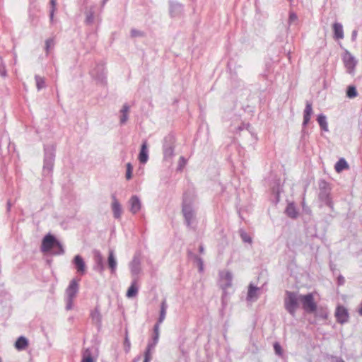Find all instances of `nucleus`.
Returning <instances> with one entry per match:
<instances>
[{
	"instance_id": "1",
	"label": "nucleus",
	"mask_w": 362,
	"mask_h": 362,
	"mask_svg": "<svg viewBox=\"0 0 362 362\" xmlns=\"http://www.w3.org/2000/svg\"><path fill=\"white\" fill-rule=\"evenodd\" d=\"M300 295L298 292L286 291L284 299L286 310L293 317L299 307Z\"/></svg>"
},
{
	"instance_id": "2",
	"label": "nucleus",
	"mask_w": 362,
	"mask_h": 362,
	"mask_svg": "<svg viewBox=\"0 0 362 362\" xmlns=\"http://www.w3.org/2000/svg\"><path fill=\"white\" fill-rule=\"evenodd\" d=\"M319 194L318 199L325 205L327 206L332 211H334V203L330 196L331 187L328 182L320 180L318 182Z\"/></svg>"
},
{
	"instance_id": "3",
	"label": "nucleus",
	"mask_w": 362,
	"mask_h": 362,
	"mask_svg": "<svg viewBox=\"0 0 362 362\" xmlns=\"http://www.w3.org/2000/svg\"><path fill=\"white\" fill-rule=\"evenodd\" d=\"M57 247L54 255H62L64 252L62 245L51 234L46 235L42 242L41 250L42 252H49L52 248Z\"/></svg>"
},
{
	"instance_id": "4",
	"label": "nucleus",
	"mask_w": 362,
	"mask_h": 362,
	"mask_svg": "<svg viewBox=\"0 0 362 362\" xmlns=\"http://www.w3.org/2000/svg\"><path fill=\"white\" fill-rule=\"evenodd\" d=\"M182 212L187 226L190 227L195 219V213L192 208V202L190 199L187 197L186 194H185L183 197Z\"/></svg>"
},
{
	"instance_id": "5",
	"label": "nucleus",
	"mask_w": 362,
	"mask_h": 362,
	"mask_svg": "<svg viewBox=\"0 0 362 362\" xmlns=\"http://www.w3.org/2000/svg\"><path fill=\"white\" fill-rule=\"evenodd\" d=\"M300 302L302 304L303 309L308 313H313L317 310V304L314 300V296L312 293L306 295H300Z\"/></svg>"
},
{
	"instance_id": "6",
	"label": "nucleus",
	"mask_w": 362,
	"mask_h": 362,
	"mask_svg": "<svg viewBox=\"0 0 362 362\" xmlns=\"http://www.w3.org/2000/svg\"><path fill=\"white\" fill-rule=\"evenodd\" d=\"M218 284L223 291V298L226 296L227 288L231 287L233 281V274L228 270H221L218 273Z\"/></svg>"
},
{
	"instance_id": "7",
	"label": "nucleus",
	"mask_w": 362,
	"mask_h": 362,
	"mask_svg": "<svg viewBox=\"0 0 362 362\" xmlns=\"http://www.w3.org/2000/svg\"><path fill=\"white\" fill-rule=\"evenodd\" d=\"M342 61L349 74H353L357 64L356 59L348 50H345L342 54Z\"/></svg>"
},
{
	"instance_id": "8",
	"label": "nucleus",
	"mask_w": 362,
	"mask_h": 362,
	"mask_svg": "<svg viewBox=\"0 0 362 362\" xmlns=\"http://www.w3.org/2000/svg\"><path fill=\"white\" fill-rule=\"evenodd\" d=\"M54 163V154L53 150L51 149L49 151H45V160H44V165L43 170L44 172L47 171V173L52 172Z\"/></svg>"
},
{
	"instance_id": "9",
	"label": "nucleus",
	"mask_w": 362,
	"mask_h": 362,
	"mask_svg": "<svg viewBox=\"0 0 362 362\" xmlns=\"http://www.w3.org/2000/svg\"><path fill=\"white\" fill-rule=\"evenodd\" d=\"M335 317L337 321L340 324L347 322L349 318L347 309L344 306L339 305L336 309Z\"/></svg>"
},
{
	"instance_id": "10",
	"label": "nucleus",
	"mask_w": 362,
	"mask_h": 362,
	"mask_svg": "<svg viewBox=\"0 0 362 362\" xmlns=\"http://www.w3.org/2000/svg\"><path fill=\"white\" fill-rule=\"evenodd\" d=\"M129 267L131 270V273L133 276L138 275L141 270V259L139 255H134L133 259L129 264Z\"/></svg>"
},
{
	"instance_id": "11",
	"label": "nucleus",
	"mask_w": 362,
	"mask_h": 362,
	"mask_svg": "<svg viewBox=\"0 0 362 362\" xmlns=\"http://www.w3.org/2000/svg\"><path fill=\"white\" fill-rule=\"evenodd\" d=\"M129 203L130 205L129 210L132 214H135L140 211L141 208V202L136 195L132 196L130 198Z\"/></svg>"
},
{
	"instance_id": "12",
	"label": "nucleus",
	"mask_w": 362,
	"mask_h": 362,
	"mask_svg": "<svg viewBox=\"0 0 362 362\" xmlns=\"http://www.w3.org/2000/svg\"><path fill=\"white\" fill-rule=\"evenodd\" d=\"M78 291V284L72 279L66 290V298H74Z\"/></svg>"
},
{
	"instance_id": "13",
	"label": "nucleus",
	"mask_w": 362,
	"mask_h": 362,
	"mask_svg": "<svg viewBox=\"0 0 362 362\" xmlns=\"http://www.w3.org/2000/svg\"><path fill=\"white\" fill-rule=\"evenodd\" d=\"M312 115H313L312 103L310 101H306L305 107L303 111V127H305L309 123Z\"/></svg>"
},
{
	"instance_id": "14",
	"label": "nucleus",
	"mask_w": 362,
	"mask_h": 362,
	"mask_svg": "<svg viewBox=\"0 0 362 362\" xmlns=\"http://www.w3.org/2000/svg\"><path fill=\"white\" fill-rule=\"evenodd\" d=\"M112 209L113 212V216L116 219H119L122 215V206L118 200L117 199L115 195L112 196Z\"/></svg>"
},
{
	"instance_id": "15",
	"label": "nucleus",
	"mask_w": 362,
	"mask_h": 362,
	"mask_svg": "<svg viewBox=\"0 0 362 362\" xmlns=\"http://www.w3.org/2000/svg\"><path fill=\"white\" fill-rule=\"evenodd\" d=\"M73 262L77 272L81 274H84L86 272V264L83 259L78 255L74 257Z\"/></svg>"
},
{
	"instance_id": "16",
	"label": "nucleus",
	"mask_w": 362,
	"mask_h": 362,
	"mask_svg": "<svg viewBox=\"0 0 362 362\" xmlns=\"http://www.w3.org/2000/svg\"><path fill=\"white\" fill-rule=\"evenodd\" d=\"M182 13V5L178 2H170V14L172 17L181 15Z\"/></svg>"
},
{
	"instance_id": "17",
	"label": "nucleus",
	"mask_w": 362,
	"mask_h": 362,
	"mask_svg": "<svg viewBox=\"0 0 362 362\" xmlns=\"http://www.w3.org/2000/svg\"><path fill=\"white\" fill-rule=\"evenodd\" d=\"M90 318L94 325H95L98 328H100L102 325V315L100 313L98 307H95L93 310L90 313Z\"/></svg>"
},
{
	"instance_id": "18",
	"label": "nucleus",
	"mask_w": 362,
	"mask_h": 362,
	"mask_svg": "<svg viewBox=\"0 0 362 362\" xmlns=\"http://www.w3.org/2000/svg\"><path fill=\"white\" fill-rule=\"evenodd\" d=\"M259 291V288L255 286L252 284H250V285L248 286L247 300V301L256 300L258 298V291Z\"/></svg>"
},
{
	"instance_id": "19",
	"label": "nucleus",
	"mask_w": 362,
	"mask_h": 362,
	"mask_svg": "<svg viewBox=\"0 0 362 362\" xmlns=\"http://www.w3.org/2000/svg\"><path fill=\"white\" fill-rule=\"evenodd\" d=\"M148 149H147V141H143L141 147V151L139 155V160L141 163H146L148 160Z\"/></svg>"
},
{
	"instance_id": "20",
	"label": "nucleus",
	"mask_w": 362,
	"mask_h": 362,
	"mask_svg": "<svg viewBox=\"0 0 362 362\" xmlns=\"http://www.w3.org/2000/svg\"><path fill=\"white\" fill-rule=\"evenodd\" d=\"M107 264L111 271V273L115 274L117 268V260L115 257L114 251L112 250H109Z\"/></svg>"
},
{
	"instance_id": "21",
	"label": "nucleus",
	"mask_w": 362,
	"mask_h": 362,
	"mask_svg": "<svg viewBox=\"0 0 362 362\" xmlns=\"http://www.w3.org/2000/svg\"><path fill=\"white\" fill-rule=\"evenodd\" d=\"M95 264L94 266V269L100 273H102L104 270L103 259L99 252H95Z\"/></svg>"
},
{
	"instance_id": "22",
	"label": "nucleus",
	"mask_w": 362,
	"mask_h": 362,
	"mask_svg": "<svg viewBox=\"0 0 362 362\" xmlns=\"http://www.w3.org/2000/svg\"><path fill=\"white\" fill-rule=\"evenodd\" d=\"M334 37L337 40L344 38V30L342 25L339 23H334L332 25Z\"/></svg>"
},
{
	"instance_id": "23",
	"label": "nucleus",
	"mask_w": 362,
	"mask_h": 362,
	"mask_svg": "<svg viewBox=\"0 0 362 362\" xmlns=\"http://www.w3.org/2000/svg\"><path fill=\"white\" fill-rule=\"evenodd\" d=\"M285 213L286 214V215L291 218H296L298 217V212L296 208V206L293 203H289L288 204L286 208V210H285Z\"/></svg>"
},
{
	"instance_id": "24",
	"label": "nucleus",
	"mask_w": 362,
	"mask_h": 362,
	"mask_svg": "<svg viewBox=\"0 0 362 362\" xmlns=\"http://www.w3.org/2000/svg\"><path fill=\"white\" fill-rule=\"evenodd\" d=\"M28 346V341L25 337H23V336H21L20 337H18L15 343L16 349L19 351L24 350L25 349L27 348Z\"/></svg>"
},
{
	"instance_id": "25",
	"label": "nucleus",
	"mask_w": 362,
	"mask_h": 362,
	"mask_svg": "<svg viewBox=\"0 0 362 362\" xmlns=\"http://www.w3.org/2000/svg\"><path fill=\"white\" fill-rule=\"evenodd\" d=\"M167 308H168L167 302H166V300L164 299L162 300V302L160 303V315H159V317L157 321L158 323H162L164 321V320L165 318V315H166Z\"/></svg>"
},
{
	"instance_id": "26",
	"label": "nucleus",
	"mask_w": 362,
	"mask_h": 362,
	"mask_svg": "<svg viewBox=\"0 0 362 362\" xmlns=\"http://www.w3.org/2000/svg\"><path fill=\"white\" fill-rule=\"evenodd\" d=\"M349 168L347 162L343 158H340L334 165V169L337 173H340L344 170H347Z\"/></svg>"
},
{
	"instance_id": "27",
	"label": "nucleus",
	"mask_w": 362,
	"mask_h": 362,
	"mask_svg": "<svg viewBox=\"0 0 362 362\" xmlns=\"http://www.w3.org/2000/svg\"><path fill=\"white\" fill-rule=\"evenodd\" d=\"M318 123H319V125L320 127V128L325 131V132H327L328 131V124H327V118L325 117V115H322V114H320L317 116V119Z\"/></svg>"
},
{
	"instance_id": "28",
	"label": "nucleus",
	"mask_w": 362,
	"mask_h": 362,
	"mask_svg": "<svg viewBox=\"0 0 362 362\" xmlns=\"http://www.w3.org/2000/svg\"><path fill=\"white\" fill-rule=\"evenodd\" d=\"M129 111V106L127 104H124L121 110L122 116L120 117V123L124 124L128 119V113Z\"/></svg>"
},
{
	"instance_id": "29",
	"label": "nucleus",
	"mask_w": 362,
	"mask_h": 362,
	"mask_svg": "<svg viewBox=\"0 0 362 362\" xmlns=\"http://www.w3.org/2000/svg\"><path fill=\"white\" fill-rule=\"evenodd\" d=\"M137 293H138V288L136 286L135 281H134L127 290V296L128 298H132V297L136 296Z\"/></svg>"
},
{
	"instance_id": "30",
	"label": "nucleus",
	"mask_w": 362,
	"mask_h": 362,
	"mask_svg": "<svg viewBox=\"0 0 362 362\" xmlns=\"http://www.w3.org/2000/svg\"><path fill=\"white\" fill-rule=\"evenodd\" d=\"M54 45H55V42H54V37L48 38L47 40H46L45 51H46L47 55L49 54V49H52L54 47Z\"/></svg>"
},
{
	"instance_id": "31",
	"label": "nucleus",
	"mask_w": 362,
	"mask_h": 362,
	"mask_svg": "<svg viewBox=\"0 0 362 362\" xmlns=\"http://www.w3.org/2000/svg\"><path fill=\"white\" fill-rule=\"evenodd\" d=\"M35 79L36 81V86L38 90L45 87V81L44 78L38 75H36L35 76Z\"/></svg>"
},
{
	"instance_id": "32",
	"label": "nucleus",
	"mask_w": 362,
	"mask_h": 362,
	"mask_svg": "<svg viewBox=\"0 0 362 362\" xmlns=\"http://www.w3.org/2000/svg\"><path fill=\"white\" fill-rule=\"evenodd\" d=\"M358 95L356 88L354 86H349L346 90V95L349 98H354Z\"/></svg>"
},
{
	"instance_id": "33",
	"label": "nucleus",
	"mask_w": 362,
	"mask_h": 362,
	"mask_svg": "<svg viewBox=\"0 0 362 362\" xmlns=\"http://www.w3.org/2000/svg\"><path fill=\"white\" fill-rule=\"evenodd\" d=\"M51 9L49 13V18L50 21L52 23L54 21V12L57 9V1L56 0H50Z\"/></svg>"
},
{
	"instance_id": "34",
	"label": "nucleus",
	"mask_w": 362,
	"mask_h": 362,
	"mask_svg": "<svg viewBox=\"0 0 362 362\" xmlns=\"http://www.w3.org/2000/svg\"><path fill=\"white\" fill-rule=\"evenodd\" d=\"M240 235L243 242L252 243V238L243 230H240Z\"/></svg>"
},
{
	"instance_id": "35",
	"label": "nucleus",
	"mask_w": 362,
	"mask_h": 362,
	"mask_svg": "<svg viewBox=\"0 0 362 362\" xmlns=\"http://www.w3.org/2000/svg\"><path fill=\"white\" fill-rule=\"evenodd\" d=\"M161 323H158V322L154 325L153 332H154V336L153 338V340L154 341V344H156L158 341L159 337V327Z\"/></svg>"
},
{
	"instance_id": "36",
	"label": "nucleus",
	"mask_w": 362,
	"mask_h": 362,
	"mask_svg": "<svg viewBox=\"0 0 362 362\" xmlns=\"http://www.w3.org/2000/svg\"><path fill=\"white\" fill-rule=\"evenodd\" d=\"M81 362H94L88 349L86 350L84 352Z\"/></svg>"
},
{
	"instance_id": "37",
	"label": "nucleus",
	"mask_w": 362,
	"mask_h": 362,
	"mask_svg": "<svg viewBox=\"0 0 362 362\" xmlns=\"http://www.w3.org/2000/svg\"><path fill=\"white\" fill-rule=\"evenodd\" d=\"M274 349L276 355L279 356H283V349L279 342H275L274 344Z\"/></svg>"
},
{
	"instance_id": "38",
	"label": "nucleus",
	"mask_w": 362,
	"mask_h": 362,
	"mask_svg": "<svg viewBox=\"0 0 362 362\" xmlns=\"http://www.w3.org/2000/svg\"><path fill=\"white\" fill-rule=\"evenodd\" d=\"M132 170L133 167L130 163L127 164V171H126V178L127 180H130L132 176Z\"/></svg>"
},
{
	"instance_id": "39",
	"label": "nucleus",
	"mask_w": 362,
	"mask_h": 362,
	"mask_svg": "<svg viewBox=\"0 0 362 362\" xmlns=\"http://www.w3.org/2000/svg\"><path fill=\"white\" fill-rule=\"evenodd\" d=\"M94 13L93 11H89L86 13V23L87 24H91L93 22Z\"/></svg>"
},
{
	"instance_id": "40",
	"label": "nucleus",
	"mask_w": 362,
	"mask_h": 362,
	"mask_svg": "<svg viewBox=\"0 0 362 362\" xmlns=\"http://www.w3.org/2000/svg\"><path fill=\"white\" fill-rule=\"evenodd\" d=\"M0 76L2 77H6L7 76L6 65L3 60H1V62L0 63Z\"/></svg>"
},
{
	"instance_id": "41",
	"label": "nucleus",
	"mask_w": 362,
	"mask_h": 362,
	"mask_svg": "<svg viewBox=\"0 0 362 362\" xmlns=\"http://www.w3.org/2000/svg\"><path fill=\"white\" fill-rule=\"evenodd\" d=\"M131 36L133 37H143L144 36V33L140 30L136 29H132L131 30Z\"/></svg>"
},
{
	"instance_id": "42",
	"label": "nucleus",
	"mask_w": 362,
	"mask_h": 362,
	"mask_svg": "<svg viewBox=\"0 0 362 362\" xmlns=\"http://www.w3.org/2000/svg\"><path fill=\"white\" fill-rule=\"evenodd\" d=\"M193 259L198 263V264L199 266V270L202 271L203 266H204L203 259L196 255H193Z\"/></svg>"
},
{
	"instance_id": "43",
	"label": "nucleus",
	"mask_w": 362,
	"mask_h": 362,
	"mask_svg": "<svg viewBox=\"0 0 362 362\" xmlns=\"http://www.w3.org/2000/svg\"><path fill=\"white\" fill-rule=\"evenodd\" d=\"M124 346V349L125 352L128 353L130 350L131 344H130V341H129L127 336H126V337H125Z\"/></svg>"
},
{
	"instance_id": "44",
	"label": "nucleus",
	"mask_w": 362,
	"mask_h": 362,
	"mask_svg": "<svg viewBox=\"0 0 362 362\" xmlns=\"http://www.w3.org/2000/svg\"><path fill=\"white\" fill-rule=\"evenodd\" d=\"M74 298H66V309L67 310H71L73 308Z\"/></svg>"
},
{
	"instance_id": "45",
	"label": "nucleus",
	"mask_w": 362,
	"mask_h": 362,
	"mask_svg": "<svg viewBox=\"0 0 362 362\" xmlns=\"http://www.w3.org/2000/svg\"><path fill=\"white\" fill-rule=\"evenodd\" d=\"M151 359V351L149 349H146L144 354V362H150Z\"/></svg>"
},
{
	"instance_id": "46",
	"label": "nucleus",
	"mask_w": 362,
	"mask_h": 362,
	"mask_svg": "<svg viewBox=\"0 0 362 362\" xmlns=\"http://www.w3.org/2000/svg\"><path fill=\"white\" fill-rule=\"evenodd\" d=\"M297 19H298L297 15L293 12H291L289 14V18H288L289 23H291L292 22L296 21Z\"/></svg>"
},
{
	"instance_id": "47",
	"label": "nucleus",
	"mask_w": 362,
	"mask_h": 362,
	"mask_svg": "<svg viewBox=\"0 0 362 362\" xmlns=\"http://www.w3.org/2000/svg\"><path fill=\"white\" fill-rule=\"evenodd\" d=\"M345 282V279L344 278V276H342L341 275H339L337 278V284L339 286H341L344 284Z\"/></svg>"
},
{
	"instance_id": "48",
	"label": "nucleus",
	"mask_w": 362,
	"mask_h": 362,
	"mask_svg": "<svg viewBox=\"0 0 362 362\" xmlns=\"http://www.w3.org/2000/svg\"><path fill=\"white\" fill-rule=\"evenodd\" d=\"M9 293L8 291H2L0 292V300H2V298H4V297L8 296Z\"/></svg>"
},
{
	"instance_id": "49",
	"label": "nucleus",
	"mask_w": 362,
	"mask_h": 362,
	"mask_svg": "<svg viewBox=\"0 0 362 362\" xmlns=\"http://www.w3.org/2000/svg\"><path fill=\"white\" fill-rule=\"evenodd\" d=\"M186 163V160L184 157L181 156L180 158V165H185Z\"/></svg>"
},
{
	"instance_id": "50",
	"label": "nucleus",
	"mask_w": 362,
	"mask_h": 362,
	"mask_svg": "<svg viewBox=\"0 0 362 362\" xmlns=\"http://www.w3.org/2000/svg\"><path fill=\"white\" fill-rule=\"evenodd\" d=\"M156 346V344H154V341L152 343V344H149L147 346V349H149V350L151 351L152 349L154 348V346Z\"/></svg>"
},
{
	"instance_id": "51",
	"label": "nucleus",
	"mask_w": 362,
	"mask_h": 362,
	"mask_svg": "<svg viewBox=\"0 0 362 362\" xmlns=\"http://www.w3.org/2000/svg\"><path fill=\"white\" fill-rule=\"evenodd\" d=\"M199 252H200V253H202H202H204V246H203L202 245H201L199 246Z\"/></svg>"
},
{
	"instance_id": "52",
	"label": "nucleus",
	"mask_w": 362,
	"mask_h": 362,
	"mask_svg": "<svg viewBox=\"0 0 362 362\" xmlns=\"http://www.w3.org/2000/svg\"><path fill=\"white\" fill-rule=\"evenodd\" d=\"M357 36V31L356 30H354L353 33H352V38L353 39H355Z\"/></svg>"
},
{
	"instance_id": "53",
	"label": "nucleus",
	"mask_w": 362,
	"mask_h": 362,
	"mask_svg": "<svg viewBox=\"0 0 362 362\" xmlns=\"http://www.w3.org/2000/svg\"><path fill=\"white\" fill-rule=\"evenodd\" d=\"M11 207V202H10V201H8V202H7V210H8V211H10Z\"/></svg>"
},
{
	"instance_id": "54",
	"label": "nucleus",
	"mask_w": 362,
	"mask_h": 362,
	"mask_svg": "<svg viewBox=\"0 0 362 362\" xmlns=\"http://www.w3.org/2000/svg\"><path fill=\"white\" fill-rule=\"evenodd\" d=\"M358 314L362 316V301H361V306H360V308L358 309Z\"/></svg>"
},
{
	"instance_id": "55",
	"label": "nucleus",
	"mask_w": 362,
	"mask_h": 362,
	"mask_svg": "<svg viewBox=\"0 0 362 362\" xmlns=\"http://www.w3.org/2000/svg\"><path fill=\"white\" fill-rule=\"evenodd\" d=\"M193 255H194V254L192 252H191V251L187 252L188 257L193 258Z\"/></svg>"
},
{
	"instance_id": "56",
	"label": "nucleus",
	"mask_w": 362,
	"mask_h": 362,
	"mask_svg": "<svg viewBox=\"0 0 362 362\" xmlns=\"http://www.w3.org/2000/svg\"><path fill=\"white\" fill-rule=\"evenodd\" d=\"M139 360H140V357L139 356V357H137L136 358H134V361H133V362H139Z\"/></svg>"
},
{
	"instance_id": "57",
	"label": "nucleus",
	"mask_w": 362,
	"mask_h": 362,
	"mask_svg": "<svg viewBox=\"0 0 362 362\" xmlns=\"http://www.w3.org/2000/svg\"><path fill=\"white\" fill-rule=\"evenodd\" d=\"M108 0H103L102 1V6H104V5L106 4V2Z\"/></svg>"
},
{
	"instance_id": "58",
	"label": "nucleus",
	"mask_w": 362,
	"mask_h": 362,
	"mask_svg": "<svg viewBox=\"0 0 362 362\" xmlns=\"http://www.w3.org/2000/svg\"><path fill=\"white\" fill-rule=\"evenodd\" d=\"M337 362H345V361L342 359H340V360L337 361Z\"/></svg>"
},
{
	"instance_id": "59",
	"label": "nucleus",
	"mask_w": 362,
	"mask_h": 362,
	"mask_svg": "<svg viewBox=\"0 0 362 362\" xmlns=\"http://www.w3.org/2000/svg\"><path fill=\"white\" fill-rule=\"evenodd\" d=\"M91 74H92L93 76L98 77V76L95 75V74L93 73V71H92V72H91Z\"/></svg>"
},
{
	"instance_id": "60",
	"label": "nucleus",
	"mask_w": 362,
	"mask_h": 362,
	"mask_svg": "<svg viewBox=\"0 0 362 362\" xmlns=\"http://www.w3.org/2000/svg\"><path fill=\"white\" fill-rule=\"evenodd\" d=\"M304 207H305V205L304 204V202L303 203V208L304 209Z\"/></svg>"
},
{
	"instance_id": "61",
	"label": "nucleus",
	"mask_w": 362,
	"mask_h": 362,
	"mask_svg": "<svg viewBox=\"0 0 362 362\" xmlns=\"http://www.w3.org/2000/svg\"><path fill=\"white\" fill-rule=\"evenodd\" d=\"M1 60H3V59L1 58V57L0 56V63L1 62Z\"/></svg>"
}]
</instances>
